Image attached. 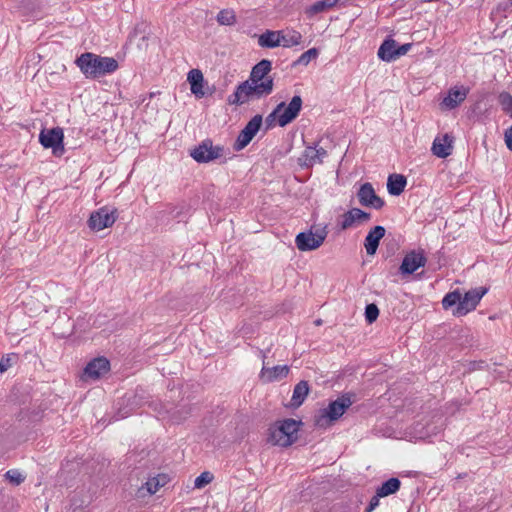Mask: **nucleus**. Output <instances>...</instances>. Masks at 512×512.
I'll use <instances>...</instances> for the list:
<instances>
[{"label": "nucleus", "mask_w": 512, "mask_h": 512, "mask_svg": "<svg viewBox=\"0 0 512 512\" xmlns=\"http://www.w3.org/2000/svg\"><path fill=\"white\" fill-rule=\"evenodd\" d=\"M272 69L271 61L263 59L258 62L250 73L249 79L239 84L229 97V103L241 105L252 98L260 99L272 93L274 82L268 74Z\"/></svg>", "instance_id": "1"}, {"label": "nucleus", "mask_w": 512, "mask_h": 512, "mask_svg": "<svg viewBox=\"0 0 512 512\" xmlns=\"http://www.w3.org/2000/svg\"><path fill=\"white\" fill-rule=\"evenodd\" d=\"M75 64L88 79H96L111 74L118 69V62L112 57H104L91 52L78 56Z\"/></svg>", "instance_id": "2"}, {"label": "nucleus", "mask_w": 512, "mask_h": 512, "mask_svg": "<svg viewBox=\"0 0 512 512\" xmlns=\"http://www.w3.org/2000/svg\"><path fill=\"white\" fill-rule=\"evenodd\" d=\"M300 422L288 418L273 423L268 429L267 441L273 445L287 447L297 439Z\"/></svg>", "instance_id": "3"}, {"label": "nucleus", "mask_w": 512, "mask_h": 512, "mask_svg": "<svg viewBox=\"0 0 512 512\" xmlns=\"http://www.w3.org/2000/svg\"><path fill=\"white\" fill-rule=\"evenodd\" d=\"M353 403L350 394H344L338 399L329 403L327 408L321 409L319 414L315 416V425L320 428L330 426L334 421L338 420Z\"/></svg>", "instance_id": "4"}, {"label": "nucleus", "mask_w": 512, "mask_h": 512, "mask_svg": "<svg viewBox=\"0 0 512 512\" xmlns=\"http://www.w3.org/2000/svg\"><path fill=\"white\" fill-rule=\"evenodd\" d=\"M327 226H311L308 231L299 233L295 238L300 251H312L319 248L327 237Z\"/></svg>", "instance_id": "5"}, {"label": "nucleus", "mask_w": 512, "mask_h": 512, "mask_svg": "<svg viewBox=\"0 0 512 512\" xmlns=\"http://www.w3.org/2000/svg\"><path fill=\"white\" fill-rule=\"evenodd\" d=\"M223 152V147L214 146L210 139H206L190 151V156L198 163H208L222 157Z\"/></svg>", "instance_id": "6"}, {"label": "nucleus", "mask_w": 512, "mask_h": 512, "mask_svg": "<svg viewBox=\"0 0 512 512\" xmlns=\"http://www.w3.org/2000/svg\"><path fill=\"white\" fill-rule=\"evenodd\" d=\"M64 133L60 127L42 129L39 134V142L44 148H51L55 156H61L64 152Z\"/></svg>", "instance_id": "7"}, {"label": "nucleus", "mask_w": 512, "mask_h": 512, "mask_svg": "<svg viewBox=\"0 0 512 512\" xmlns=\"http://www.w3.org/2000/svg\"><path fill=\"white\" fill-rule=\"evenodd\" d=\"M117 219V210L109 207H101L91 213L88 219V227L93 231H100L111 227Z\"/></svg>", "instance_id": "8"}, {"label": "nucleus", "mask_w": 512, "mask_h": 512, "mask_svg": "<svg viewBox=\"0 0 512 512\" xmlns=\"http://www.w3.org/2000/svg\"><path fill=\"white\" fill-rule=\"evenodd\" d=\"M486 292L487 289L481 287L469 290L463 296L461 295L460 304L453 310V315L460 317L474 310Z\"/></svg>", "instance_id": "9"}, {"label": "nucleus", "mask_w": 512, "mask_h": 512, "mask_svg": "<svg viewBox=\"0 0 512 512\" xmlns=\"http://www.w3.org/2000/svg\"><path fill=\"white\" fill-rule=\"evenodd\" d=\"M262 116L255 115L241 130L239 133L237 140L234 144V149L236 151H240L244 149L255 137L257 132L260 130L262 125Z\"/></svg>", "instance_id": "10"}, {"label": "nucleus", "mask_w": 512, "mask_h": 512, "mask_svg": "<svg viewBox=\"0 0 512 512\" xmlns=\"http://www.w3.org/2000/svg\"><path fill=\"white\" fill-rule=\"evenodd\" d=\"M427 259L423 250H412L408 252L400 265V273L402 275H410L418 268L425 266Z\"/></svg>", "instance_id": "11"}, {"label": "nucleus", "mask_w": 512, "mask_h": 512, "mask_svg": "<svg viewBox=\"0 0 512 512\" xmlns=\"http://www.w3.org/2000/svg\"><path fill=\"white\" fill-rule=\"evenodd\" d=\"M359 203L365 207H371L376 210L384 206V200L376 195L375 190L371 183L366 182L362 184L357 192Z\"/></svg>", "instance_id": "12"}, {"label": "nucleus", "mask_w": 512, "mask_h": 512, "mask_svg": "<svg viewBox=\"0 0 512 512\" xmlns=\"http://www.w3.org/2000/svg\"><path fill=\"white\" fill-rule=\"evenodd\" d=\"M370 218V213L359 208H352L341 216V220L338 222V225L341 230H347L355 225L368 222Z\"/></svg>", "instance_id": "13"}, {"label": "nucleus", "mask_w": 512, "mask_h": 512, "mask_svg": "<svg viewBox=\"0 0 512 512\" xmlns=\"http://www.w3.org/2000/svg\"><path fill=\"white\" fill-rule=\"evenodd\" d=\"M302 103V98L299 95H295L287 106L284 104V108L279 113L278 125L285 127L291 123L298 116Z\"/></svg>", "instance_id": "14"}, {"label": "nucleus", "mask_w": 512, "mask_h": 512, "mask_svg": "<svg viewBox=\"0 0 512 512\" xmlns=\"http://www.w3.org/2000/svg\"><path fill=\"white\" fill-rule=\"evenodd\" d=\"M454 137L450 134L438 136L432 144V153L439 158H446L452 154Z\"/></svg>", "instance_id": "15"}, {"label": "nucleus", "mask_w": 512, "mask_h": 512, "mask_svg": "<svg viewBox=\"0 0 512 512\" xmlns=\"http://www.w3.org/2000/svg\"><path fill=\"white\" fill-rule=\"evenodd\" d=\"M468 93L469 88L467 87H453L448 91V95L442 100L441 106L449 110L454 109L466 99Z\"/></svg>", "instance_id": "16"}, {"label": "nucleus", "mask_w": 512, "mask_h": 512, "mask_svg": "<svg viewBox=\"0 0 512 512\" xmlns=\"http://www.w3.org/2000/svg\"><path fill=\"white\" fill-rule=\"evenodd\" d=\"M110 369L109 361L104 357H98L90 361L84 370V375L91 379H98Z\"/></svg>", "instance_id": "17"}, {"label": "nucleus", "mask_w": 512, "mask_h": 512, "mask_svg": "<svg viewBox=\"0 0 512 512\" xmlns=\"http://www.w3.org/2000/svg\"><path fill=\"white\" fill-rule=\"evenodd\" d=\"M385 235L383 226H375L365 237L364 246L368 255H374L378 249L380 240Z\"/></svg>", "instance_id": "18"}, {"label": "nucleus", "mask_w": 512, "mask_h": 512, "mask_svg": "<svg viewBox=\"0 0 512 512\" xmlns=\"http://www.w3.org/2000/svg\"><path fill=\"white\" fill-rule=\"evenodd\" d=\"M187 80L190 83L191 92L198 98L205 95L203 91L204 77L200 70L192 69L189 71Z\"/></svg>", "instance_id": "19"}, {"label": "nucleus", "mask_w": 512, "mask_h": 512, "mask_svg": "<svg viewBox=\"0 0 512 512\" xmlns=\"http://www.w3.org/2000/svg\"><path fill=\"white\" fill-rule=\"evenodd\" d=\"M396 49L397 42L394 39L388 38L384 40L381 46L378 49V57L386 62H391L396 60Z\"/></svg>", "instance_id": "20"}, {"label": "nucleus", "mask_w": 512, "mask_h": 512, "mask_svg": "<svg viewBox=\"0 0 512 512\" xmlns=\"http://www.w3.org/2000/svg\"><path fill=\"white\" fill-rule=\"evenodd\" d=\"M326 156L327 151L322 147H307L303 154L304 165L313 166L316 163H321L323 161V158H325Z\"/></svg>", "instance_id": "21"}, {"label": "nucleus", "mask_w": 512, "mask_h": 512, "mask_svg": "<svg viewBox=\"0 0 512 512\" xmlns=\"http://www.w3.org/2000/svg\"><path fill=\"white\" fill-rule=\"evenodd\" d=\"M407 184L406 178L401 174H392L387 180V189L389 194L398 196L400 195Z\"/></svg>", "instance_id": "22"}, {"label": "nucleus", "mask_w": 512, "mask_h": 512, "mask_svg": "<svg viewBox=\"0 0 512 512\" xmlns=\"http://www.w3.org/2000/svg\"><path fill=\"white\" fill-rule=\"evenodd\" d=\"M288 372L289 368L286 365L274 366L272 368L263 367L261 371V377L265 381L271 382L286 377Z\"/></svg>", "instance_id": "23"}, {"label": "nucleus", "mask_w": 512, "mask_h": 512, "mask_svg": "<svg viewBox=\"0 0 512 512\" xmlns=\"http://www.w3.org/2000/svg\"><path fill=\"white\" fill-rule=\"evenodd\" d=\"M166 483V477L165 476H158L153 477L149 479L141 488L138 490V496L143 497L145 496V492L147 494L152 495L155 494L160 487L164 486Z\"/></svg>", "instance_id": "24"}, {"label": "nucleus", "mask_w": 512, "mask_h": 512, "mask_svg": "<svg viewBox=\"0 0 512 512\" xmlns=\"http://www.w3.org/2000/svg\"><path fill=\"white\" fill-rule=\"evenodd\" d=\"M258 44L264 48H274L281 45L280 31L267 30L259 36Z\"/></svg>", "instance_id": "25"}, {"label": "nucleus", "mask_w": 512, "mask_h": 512, "mask_svg": "<svg viewBox=\"0 0 512 512\" xmlns=\"http://www.w3.org/2000/svg\"><path fill=\"white\" fill-rule=\"evenodd\" d=\"M309 393V385H308V382L307 381H300L295 387H294V390H293V395H292V405L293 406H300L306 396L308 395Z\"/></svg>", "instance_id": "26"}, {"label": "nucleus", "mask_w": 512, "mask_h": 512, "mask_svg": "<svg viewBox=\"0 0 512 512\" xmlns=\"http://www.w3.org/2000/svg\"><path fill=\"white\" fill-rule=\"evenodd\" d=\"M280 40L283 47H292L301 43L302 35L295 30L280 31Z\"/></svg>", "instance_id": "27"}, {"label": "nucleus", "mask_w": 512, "mask_h": 512, "mask_svg": "<svg viewBox=\"0 0 512 512\" xmlns=\"http://www.w3.org/2000/svg\"><path fill=\"white\" fill-rule=\"evenodd\" d=\"M401 482L398 478H390L385 481L378 489V496H389L396 493L400 488Z\"/></svg>", "instance_id": "28"}, {"label": "nucleus", "mask_w": 512, "mask_h": 512, "mask_svg": "<svg viewBox=\"0 0 512 512\" xmlns=\"http://www.w3.org/2000/svg\"><path fill=\"white\" fill-rule=\"evenodd\" d=\"M339 0H320L315 2L309 8H307L306 13L308 16L312 17L318 13L326 11L329 8H332L338 3Z\"/></svg>", "instance_id": "29"}, {"label": "nucleus", "mask_w": 512, "mask_h": 512, "mask_svg": "<svg viewBox=\"0 0 512 512\" xmlns=\"http://www.w3.org/2000/svg\"><path fill=\"white\" fill-rule=\"evenodd\" d=\"M217 22L220 25L231 26L236 23V15L232 9H223L217 14Z\"/></svg>", "instance_id": "30"}, {"label": "nucleus", "mask_w": 512, "mask_h": 512, "mask_svg": "<svg viewBox=\"0 0 512 512\" xmlns=\"http://www.w3.org/2000/svg\"><path fill=\"white\" fill-rule=\"evenodd\" d=\"M461 301V292L458 290L452 291L445 295L442 300V305L444 309H449L452 306L460 304Z\"/></svg>", "instance_id": "31"}, {"label": "nucleus", "mask_w": 512, "mask_h": 512, "mask_svg": "<svg viewBox=\"0 0 512 512\" xmlns=\"http://www.w3.org/2000/svg\"><path fill=\"white\" fill-rule=\"evenodd\" d=\"M284 108V102H281L280 104H278L276 106V108L266 117L265 119V126H266V130L268 129H271L275 126V124L277 123L278 124V118H279V113L282 111V109Z\"/></svg>", "instance_id": "32"}, {"label": "nucleus", "mask_w": 512, "mask_h": 512, "mask_svg": "<svg viewBox=\"0 0 512 512\" xmlns=\"http://www.w3.org/2000/svg\"><path fill=\"white\" fill-rule=\"evenodd\" d=\"M317 56H318V50L316 48H311V49L307 50L306 52H304L298 58V60L296 61V64H300V65L306 66V65L309 64V62L312 59H315Z\"/></svg>", "instance_id": "33"}, {"label": "nucleus", "mask_w": 512, "mask_h": 512, "mask_svg": "<svg viewBox=\"0 0 512 512\" xmlns=\"http://www.w3.org/2000/svg\"><path fill=\"white\" fill-rule=\"evenodd\" d=\"M213 480V475L208 472V471H205L203 473H201L194 481V486L195 488H203L204 486H206L207 484H209L211 481Z\"/></svg>", "instance_id": "34"}, {"label": "nucleus", "mask_w": 512, "mask_h": 512, "mask_svg": "<svg viewBox=\"0 0 512 512\" xmlns=\"http://www.w3.org/2000/svg\"><path fill=\"white\" fill-rule=\"evenodd\" d=\"M379 315V309L376 304H368L365 308V318L368 323H373Z\"/></svg>", "instance_id": "35"}, {"label": "nucleus", "mask_w": 512, "mask_h": 512, "mask_svg": "<svg viewBox=\"0 0 512 512\" xmlns=\"http://www.w3.org/2000/svg\"><path fill=\"white\" fill-rule=\"evenodd\" d=\"M17 356L16 354H7L0 359V373L6 372L9 368L12 367L15 362Z\"/></svg>", "instance_id": "36"}, {"label": "nucleus", "mask_w": 512, "mask_h": 512, "mask_svg": "<svg viewBox=\"0 0 512 512\" xmlns=\"http://www.w3.org/2000/svg\"><path fill=\"white\" fill-rule=\"evenodd\" d=\"M5 477L15 485H19L25 480V477L18 470L7 471Z\"/></svg>", "instance_id": "37"}, {"label": "nucleus", "mask_w": 512, "mask_h": 512, "mask_svg": "<svg viewBox=\"0 0 512 512\" xmlns=\"http://www.w3.org/2000/svg\"><path fill=\"white\" fill-rule=\"evenodd\" d=\"M499 103L504 111L509 112L512 109V96L508 92H502L499 95Z\"/></svg>", "instance_id": "38"}, {"label": "nucleus", "mask_w": 512, "mask_h": 512, "mask_svg": "<svg viewBox=\"0 0 512 512\" xmlns=\"http://www.w3.org/2000/svg\"><path fill=\"white\" fill-rule=\"evenodd\" d=\"M411 47H412L411 43H406V44H403L400 46L397 45V49H396V53H395L396 59L407 54L408 51L411 49Z\"/></svg>", "instance_id": "39"}, {"label": "nucleus", "mask_w": 512, "mask_h": 512, "mask_svg": "<svg viewBox=\"0 0 512 512\" xmlns=\"http://www.w3.org/2000/svg\"><path fill=\"white\" fill-rule=\"evenodd\" d=\"M381 497L382 496H378V491H376V495H374L371 498L369 505L366 508V512H372L374 509H376V507H378V505H379V499Z\"/></svg>", "instance_id": "40"}, {"label": "nucleus", "mask_w": 512, "mask_h": 512, "mask_svg": "<svg viewBox=\"0 0 512 512\" xmlns=\"http://www.w3.org/2000/svg\"><path fill=\"white\" fill-rule=\"evenodd\" d=\"M505 143L507 148L512 151V126L505 132Z\"/></svg>", "instance_id": "41"}, {"label": "nucleus", "mask_w": 512, "mask_h": 512, "mask_svg": "<svg viewBox=\"0 0 512 512\" xmlns=\"http://www.w3.org/2000/svg\"><path fill=\"white\" fill-rule=\"evenodd\" d=\"M511 117H512V111H511Z\"/></svg>", "instance_id": "42"}, {"label": "nucleus", "mask_w": 512, "mask_h": 512, "mask_svg": "<svg viewBox=\"0 0 512 512\" xmlns=\"http://www.w3.org/2000/svg\"><path fill=\"white\" fill-rule=\"evenodd\" d=\"M510 1H511V4H512V0H510Z\"/></svg>", "instance_id": "43"}]
</instances>
